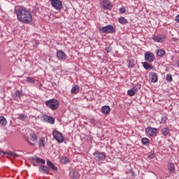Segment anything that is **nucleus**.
<instances>
[{
    "instance_id": "29",
    "label": "nucleus",
    "mask_w": 179,
    "mask_h": 179,
    "mask_svg": "<svg viewBox=\"0 0 179 179\" xmlns=\"http://www.w3.org/2000/svg\"><path fill=\"white\" fill-rule=\"evenodd\" d=\"M141 143H142L143 145H149L150 141L148 140V138H143L141 139Z\"/></svg>"
},
{
    "instance_id": "17",
    "label": "nucleus",
    "mask_w": 179,
    "mask_h": 179,
    "mask_svg": "<svg viewBox=\"0 0 179 179\" xmlns=\"http://www.w3.org/2000/svg\"><path fill=\"white\" fill-rule=\"evenodd\" d=\"M47 165L48 166V167H50V169L53 170V171H57V170H58V168L55 166V165H54L53 163L51 162V161L50 160L47 161Z\"/></svg>"
},
{
    "instance_id": "12",
    "label": "nucleus",
    "mask_w": 179,
    "mask_h": 179,
    "mask_svg": "<svg viewBox=\"0 0 179 179\" xmlns=\"http://www.w3.org/2000/svg\"><path fill=\"white\" fill-rule=\"evenodd\" d=\"M69 176L71 178H73V179H78L80 178V175L79 174V172L75 170L70 171Z\"/></svg>"
},
{
    "instance_id": "43",
    "label": "nucleus",
    "mask_w": 179,
    "mask_h": 179,
    "mask_svg": "<svg viewBox=\"0 0 179 179\" xmlns=\"http://www.w3.org/2000/svg\"><path fill=\"white\" fill-rule=\"evenodd\" d=\"M161 120L163 122H166V121H167V117H162Z\"/></svg>"
},
{
    "instance_id": "39",
    "label": "nucleus",
    "mask_w": 179,
    "mask_h": 179,
    "mask_svg": "<svg viewBox=\"0 0 179 179\" xmlns=\"http://www.w3.org/2000/svg\"><path fill=\"white\" fill-rule=\"evenodd\" d=\"M105 50H106V51L107 52H111V51H113V48L108 46V47H106V48H105Z\"/></svg>"
},
{
    "instance_id": "8",
    "label": "nucleus",
    "mask_w": 179,
    "mask_h": 179,
    "mask_svg": "<svg viewBox=\"0 0 179 179\" xmlns=\"http://www.w3.org/2000/svg\"><path fill=\"white\" fill-rule=\"evenodd\" d=\"M149 78L150 80L152 82V83H156L159 80V76L155 72L149 73Z\"/></svg>"
},
{
    "instance_id": "37",
    "label": "nucleus",
    "mask_w": 179,
    "mask_h": 179,
    "mask_svg": "<svg viewBox=\"0 0 179 179\" xmlns=\"http://www.w3.org/2000/svg\"><path fill=\"white\" fill-rule=\"evenodd\" d=\"M42 121H43V122H48V116L43 115L42 117Z\"/></svg>"
},
{
    "instance_id": "33",
    "label": "nucleus",
    "mask_w": 179,
    "mask_h": 179,
    "mask_svg": "<svg viewBox=\"0 0 179 179\" xmlns=\"http://www.w3.org/2000/svg\"><path fill=\"white\" fill-rule=\"evenodd\" d=\"M19 119L21 120L22 121H24L25 120H27V115L21 114L19 116Z\"/></svg>"
},
{
    "instance_id": "3",
    "label": "nucleus",
    "mask_w": 179,
    "mask_h": 179,
    "mask_svg": "<svg viewBox=\"0 0 179 179\" xmlns=\"http://www.w3.org/2000/svg\"><path fill=\"white\" fill-rule=\"evenodd\" d=\"M99 31L101 33L106 34H110L111 33H115V28L113 27L111 24L106 25L105 27H102L101 28H99Z\"/></svg>"
},
{
    "instance_id": "2",
    "label": "nucleus",
    "mask_w": 179,
    "mask_h": 179,
    "mask_svg": "<svg viewBox=\"0 0 179 179\" xmlns=\"http://www.w3.org/2000/svg\"><path fill=\"white\" fill-rule=\"evenodd\" d=\"M45 106L50 110H57L59 107V101L55 99L48 100L45 102Z\"/></svg>"
},
{
    "instance_id": "5",
    "label": "nucleus",
    "mask_w": 179,
    "mask_h": 179,
    "mask_svg": "<svg viewBox=\"0 0 179 179\" xmlns=\"http://www.w3.org/2000/svg\"><path fill=\"white\" fill-rule=\"evenodd\" d=\"M51 5L57 10H60L62 9V1L61 0H51Z\"/></svg>"
},
{
    "instance_id": "46",
    "label": "nucleus",
    "mask_w": 179,
    "mask_h": 179,
    "mask_svg": "<svg viewBox=\"0 0 179 179\" xmlns=\"http://www.w3.org/2000/svg\"><path fill=\"white\" fill-rule=\"evenodd\" d=\"M34 166H36V164H34Z\"/></svg>"
},
{
    "instance_id": "38",
    "label": "nucleus",
    "mask_w": 179,
    "mask_h": 179,
    "mask_svg": "<svg viewBox=\"0 0 179 179\" xmlns=\"http://www.w3.org/2000/svg\"><path fill=\"white\" fill-rule=\"evenodd\" d=\"M39 146H42L43 148H44V146H45V144H44V140L43 138H41L39 141Z\"/></svg>"
},
{
    "instance_id": "22",
    "label": "nucleus",
    "mask_w": 179,
    "mask_h": 179,
    "mask_svg": "<svg viewBox=\"0 0 179 179\" xmlns=\"http://www.w3.org/2000/svg\"><path fill=\"white\" fill-rule=\"evenodd\" d=\"M143 68L146 70L148 69H153V66L148 63V62H143Z\"/></svg>"
},
{
    "instance_id": "30",
    "label": "nucleus",
    "mask_w": 179,
    "mask_h": 179,
    "mask_svg": "<svg viewBox=\"0 0 179 179\" xmlns=\"http://www.w3.org/2000/svg\"><path fill=\"white\" fill-rule=\"evenodd\" d=\"M166 82H173V76L171 74L169 73L166 76Z\"/></svg>"
},
{
    "instance_id": "18",
    "label": "nucleus",
    "mask_w": 179,
    "mask_h": 179,
    "mask_svg": "<svg viewBox=\"0 0 179 179\" xmlns=\"http://www.w3.org/2000/svg\"><path fill=\"white\" fill-rule=\"evenodd\" d=\"M152 40L156 43H163V41H164V39L160 37L159 35L152 36Z\"/></svg>"
},
{
    "instance_id": "32",
    "label": "nucleus",
    "mask_w": 179,
    "mask_h": 179,
    "mask_svg": "<svg viewBox=\"0 0 179 179\" xmlns=\"http://www.w3.org/2000/svg\"><path fill=\"white\" fill-rule=\"evenodd\" d=\"M27 82L28 83H34L36 82V80L31 77H27Z\"/></svg>"
},
{
    "instance_id": "21",
    "label": "nucleus",
    "mask_w": 179,
    "mask_h": 179,
    "mask_svg": "<svg viewBox=\"0 0 179 179\" xmlns=\"http://www.w3.org/2000/svg\"><path fill=\"white\" fill-rule=\"evenodd\" d=\"M32 160H34L36 163H41V164H45V160L37 157L32 158Z\"/></svg>"
},
{
    "instance_id": "10",
    "label": "nucleus",
    "mask_w": 179,
    "mask_h": 179,
    "mask_svg": "<svg viewBox=\"0 0 179 179\" xmlns=\"http://www.w3.org/2000/svg\"><path fill=\"white\" fill-rule=\"evenodd\" d=\"M57 57L59 60L66 59V54H65L64 51L59 50L57 51Z\"/></svg>"
},
{
    "instance_id": "44",
    "label": "nucleus",
    "mask_w": 179,
    "mask_h": 179,
    "mask_svg": "<svg viewBox=\"0 0 179 179\" xmlns=\"http://www.w3.org/2000/svg\"><path fill=\"white\" fill-rule=\"evenodd\" d=\"M90 122H91L92 124H94V125H96V121H95L94 119H91V120H90Z\"/></svg>"
},
{
    "instance_id": "6",
    "label": "nucleus",
    "mask_w": 179,
    "mask_h": 179,
    "mask_svg": "<svg viewBox=\"0 0 179 179\" xmlns=\"http://www.w3.org/2000/svg\"><path fill=\"white\" fill-rule=\"evenodd\" d=\"M95 160L103 161L106 159V155L103 152L96 151L93 153Z\"/></svg>"
},
{
    "instance_id": "40",
    "label": "nucleus",
    "mask_w": 179,
    "mask_h": 179,
    "mask_svg": "<svg viewBox=\"0 0 179 179\" xmlns=\"http://www.w3.org/2000/svg\"><path fill=\"white\" fill-rule=\"evenodd\" d=\"M25 140L27 141V142H28L29 145H30L31 146H34V143H31L27 137L25 138Z\"/></svg>"
},
{
    "instance_id": "16",
    "label": "nucleus",
    "mask_w": 179,
    "mask_h": 179,
    "mask_svg": "<svg viewBox=\"0 0 179 179\" xmlns=\"http://www.w3.org/2000/svg\"><path fill=\"white\" fill-rule=\"evenodd\" d=\"M0 155H2L3 156H5V155H8L10 156H13V157H19V155H17V154L12 151H9L8 152H5L3 151L0 150Z\"/></svg>"
},
{
    "instance_id": "23",
    "label": "nucleus",
    "mask_w": 179,
    "mask_h": 179,
    "mask_svg": "<svg viewBox=\"0 0 179 179\" xmlns=\"http://www.w3.org/2000/svg\"><path fill=\"white\" fill-rule=\"evenodd\" d=\"M8 124V121L6 120V118L3 116H0V125H2L3 127H5Z\"/></svg>"
},
{
    "instance_id": "35",
    "label": "nucleus",
    "mask_w": 179,
    "mask_h": 179,
    "mask_svg": "<svg viewBox=\"0 0 179 179\" xmlns=\"http://www.w3.org/2000/svg\"><path fill=\"white\" fill-rule=\"evenodd\" d=\"M126 174H129V176H134V170L132 169H129L127 171H126Z\"/></svg>"
},
{
    "instance_id": "11",
    "label": "nucleus",
    "mask_w": 179,
    "mask_h": 179,
    "mask_svg": "<svg viewBox=\"0 0 179 179\" xmlns=\"http://www.w3.org/2000/svg\"><path fill=\"white\" fill-rule=\"evenodd\" d=\"M168 170H169V174H174L176 171V166L174 165V163L173 162L168 163Z\"/></svg>"
},
{
    "instance_id": "31",
    "label": "nucleus",
    "mask_w": 179,
    "mask_h": 179,
    "mask_svg": "<svg viewBox=\"0 0 179 179\" xmlns=\"http://www.w3.org/2000/svg\"><path fill=\"white\" fill-rule=\"evenodd\" d=\"M48 122L49 124H55V119H54V117L50 116L48 117Z\"/></svg>"
},
{
    "instance_id": "42",
    "label": "nucleus",
    "mask_w": 179,
    "mask_h": 179,
    "mask_svg": "<svg viewBox=\"0 0 179 179\" xmlns=\"http://www.w3.org/2000/svg\"><path fill=\"white\" fill-rule=\"evenodd\" d=\"M148 159H155V154H150L148 155Z\"/></svg>"
},
{
    "instance_id": "36",
    "label": "nucleus",
    "mask_w": 179,
    "mask_h": 179,
    "mask_svg": "<svg viewBox=\"0 0 179 179\" xmlns=\"http://www.w3.org/2000/svg\"><path fill=\"white\" fill-rule=\"evenodd\" d=\"M15 97H22V92L17 90L15 93Z\"/></svg>"
},
{
    "instance_id": "28",
    "label": "nucleus",
    "mask_w": 179,
    "mask_h": 179,
    "mask_svg": "<svg viewBox=\"0 0 179 179\" xmlns=\"http://www.w3.org/2000/svg\"><path fill=\"white\" fill-rule=\"evenodd\" d=\"M134 62H135L132 59H130L127 60L128 67L129 68H134Z\"/></svg>"
},
{
    "instance_id": "1",
    "label": "nucleus",
    "mask_w": 179,
    "mask_h": 179,
    "mask_svg": "<svg viewBox=\"0 0 179 179\" xmlns=\"http://www.w3.org/2000/svg\"><path fill=\"white\" fill-rule=\"evenodd\" d=\"M15 13H16L17 19L19 22L24 23V24H29L33 21V17L31 13L27 10V8L17 6L15 8Z\"/></svg>"
},
{
    "instance_id": "24",
    "label": "nucleus",
    "mask_w": 179,
    "mask_h": 179,
    "mask_svg": "<svg viewBox=\"0 0 179 179\" xmlns=\"http://www.w3.org/2000/svg\"><path fill=\"white\" fill-rule=\"evenodd\" d=\"M119 23L121 24H128V20H127L124 17H120L119 19Z\"/></svg>"
},
{
    "instance_id": "19",
    "label": "nucleus",
    "mask_w": 179,
    "mask_h": 179,
    "mask_svg": "<svg viewBox=\"0 0 179 179\" xmlns=\"http://www.w3.org/2000/svg\"><path fill=\"white\" fill-rule=\"evenodd\" d=\"M103 114H110V111H111V109L110 108V106H104L101 108Z\"/></svg>"
},
{
    "instance_id": "13",
    "label": "nucleus",
    "mask_w": 179,
    "mask_h": 179,
    "mask_svg": "<svg viewBox=\"0 0 179 179\" xmlns=\"http://www.w3.org/2000/svg\"><path fill=\"white\" fill-rule=\"evenodd\" d=\"M39 171H41L43 174H48V173H50V168H48V166L41 165V167H39Z\"/></svg>"
},
{
    "instance_id": "34",
    "label": "nucleus",
    "mask_w": 179,
    "mask_h": 179,
    "mask_svg": "<svg viewBox=\"0 0 179 179\" xmlns=\"http://www.w3.org/2000/svg\"><path fill=\"white\" fill-rule=\"evenodd\" d=\"M68 162H69V159L66 157L61 159V163H68Z\"/></svg>"
},
{
    "instance_id": "20",
    "label": "nucleus",
    "mask_w": 179,
    "mask_h": 179,
    "mask_svg": "<svg viewBox=\"0 0 179 179\" xmlns=\"http://www.w3.org/2000/svg\"><path fill=\"white\" fill-rule=\"evenodd\" d=\"M161 133L164 136H167L170 134V129L169 127H163L161 130Z\"/></svg>"
},
{
    "instance_id": "7",
    "label": "nucleus",
    "mask_w": 179,
    "mask_h": 179,
    "mask_svg": "<svg viewBox=\"0 0 179 179\" xmlns=\"http://www.w3.org/2000/svg\"><path fill=\"white\" fill-rule=\"evenodd\" d=\"M157 132V128L150 127L145 128V134H147L148 136H153L154 135H156Z\"/></svg>"
},
{
    "instance_id": "14",
    "label": "nucleus",
    "mask_w": 179,
    "mask_h": 179,
    "mask_svg": "<svg viewBox=\"0 0 179 179\" xmlns=\"http://www.w3.org/2000/svg\"><path fill=\"white\" fill-rule=\"evenodd\" d=\"M103 9H111V3L108 0H103L102 2Z\"/></svg>"
},
{
    "instance_id": "41",
    "label": "nucleus",
    "mask_w": 179,
    "mask_h": 179,
    "mask_svg": "<svg viewBox=\"0 0 179 179\" xmlns=\"http://www.w3.org/2000/svg\"><path fill=\"white\" fill-rule=\"evenodd\" d=\"M119 10L120 13H125L127 12V10L124 7L120 8Z\"/></svg>"
},
{
    "instance_id": "25",
    "label": "nucleus",
    "mask_w": 179,
    "mask_h": 179,
    "mask_svg": "<svg viewBox=\"0 0 179 179\" xmlns=\"http://www.w3.org/2000/svg\"><path fill=\"white\" fill-rule=\"evenodd\" d=\"M29 136L30 139L32 142H36V141H37V139L38 138V137H37V135H36V134L34 133H31Z\"/></svg>"
},
{
    "instance_id": "4",
    "label": "nucleus",
    "mask_w": 179,
    "mask_h": 179,
    "mask_svg": "<svg viewBox=\"0 0 179 179\" xmlns=\"http://www.w3.org/2000/svg\"><path fill=\"white\" fill-rule=\"evenodd\" d=\"M52 136L53 138L59 143H62L64 142V136L62 135V133H61L58 130H54L52 131Z\"/></svg>"
},
{
    "instance_id": "15",
    "label": "nucleus",
    "mask_w": 179,
    "mask_h": 179,
    "mask_svg": "<svg viewBox=\"0 0 179 179\" xmlns=\"http://www.w3.org/2000/svg\"><path fill=\"white\" fill-rule=\"evenodd\" d=\"M136 93H138V87H133L132 89L129 90L127 91V94L128 96H134V94H136Z\"/></svg>"
},
{
    "instance_id": "9",
    "label": "nucleus",
    "mask_w": 179,
    "mask_h": 179,
    "mask_svg": "<svg viewBox=\"0 0 179 179\" xmlns=\"http://www.w3.org/2000/svg\"><path fill=\"white\" fill-rule=\"evenodd\" d=\"M145 60L147 62H153L155 61V55L151 52H147L145 54Z\"/></svg>"
},
{
    "instance_id": "27",
    "label": "nucleus",
    "mask_w": 179,
    "mask_h": 179,
    "mask_svg": "<svg viewBox=\"0 0 179 179\" xmlns=\"http://www.w3.org/2000/svg\"><path fill=\"white\" fill-rule=\"evenodd\" d=\"M157 55H158V57H164V55H166V51L163 50H158L157 51Z\"/></svg>"
},
{
    "instance_id": "45",
    "label": "nucleus",
    "mask_w": 179,
    "mask_h": 179,
    "mask_svg": "<svg viewBox=\"0 0 179 179\" xmlns=\"http://www.w3.org/2000/svg\"><path fill=\"white\" fill-rule=\"evenodd\" d=\"M176 20L178 23H179V15H176Z\"/></svg>"
},
{
    "instance_id": "26",
    "label": "nucleus",
    "mask_w": 179,
    "mask_h": 179,
    "mask_svg": "<svg viewBox=\"0 0 179 179\" xmlns=\"http://www.w3.org/2000/svg\"><path fill=\"white\" fill-rule=\"evenodd\" d=\"M71 93H74V94L79 93V86L74 85L71 89Z\"/></svg>"
}]
</instances>
